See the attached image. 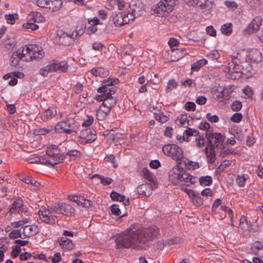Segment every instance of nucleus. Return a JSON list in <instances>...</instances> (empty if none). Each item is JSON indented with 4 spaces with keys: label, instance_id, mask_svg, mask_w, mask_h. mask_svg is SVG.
<instances>
[{
    "label": "nucleus",
    "instance_id": "nucleus-1",
    "mask_svg": "<svg viewBox=\"0 0 263 263\" xmlns=\"http://www.w3.org/2000/svg\"><path fill=\"white\" fill-rule=\"evenodd\" d=\"M158 234V228L154 226L134 230L131 228L122 232L115 239L117 249L126 248L137 250L145 249L148 242Z\"/></svg>",
    "mask_w": 263,
    "mask_h": 263
},
{
    "label": "nucleus",
    "instance_id": "nucleus-2",
    "mask_svg": "<svg viewBox=\"0 0 263 263\" xmlns=\"http://www.w3.org/2000/svg\"><path fill=\"white\" fill-rule=\"evenodd\" d=\"M169 179L173 184L186 186H190L196 182V177L179 165L174 166L170 171Z\"/></svg>",
    "mask_w": 263,
    "mask_h": 263
},
{
    "label": "nucleus",
    "instance_id": "nucleus-3",
    "mask_svg": "<svg viewBox=\"0 0 263 263\" xmlns=\"http://www.w3.org/2000/svg\"><path fill=\"white\" fill-rule=\"evenodd\" d=\"M64 158L65 156L63 154L54 153L51 151H47L46 156L32 158L30 162L44 164L48 166H54L61 162Z\"/></svg>",
    "mask_w": 263,
    "mask_h": 263
},
{
    "label": "nucleus",
    "instance_id": "nucleus-4",
    "mask_svg": "<svg viewBox=\"0 0 263 263\" xmlns=\"http://www.w3.org/2000/svg\"><path fill=\"white\" fill-rule=\"evenodd\" d=\"M79 124L70 118H66L57 123L54 127L55 132L58 134L71 135L76 134L79 130Z\"/></svg>",
    "mask_w": 263,
    "mask_h": 263
},
{
    "label": "nucleus",
    "instance_id": "nucleus-5",
    "mask_svg": "<svg viewBox=\"0 0 263 263\" xmlns=\"http://www.w3.org/2000/svg\"><path fill=\"white\" fill-rule=\"evenodd\" d=\"M174 7V1H159L151 7V13L158 16H165L171 12Z\"/></svg>",
    "mask_w": 263,
    "mask_h": 263
},
{
    "label": "nucleus",
    "instance_id": "nucleus-6",
    "mask_svg": "<svg viewBox=\"0 0 263 263\" xmlns=\"http://www.w3.org/2000/svg\"><path fill=\"white\" fill-rule=\"evenodd\" d=\"M21 61H30L29 44L20 47L12 53L10 59L12 66H15L17 65Z\"/></svg>",
    "mask_w": 263,
    "mask_h": 263
},
{
    "label": "nucleus",
    "instance_id": "nucleus-7",
    "mask_svg": "<svg viewBox=\"0 0 263 263\" xmlns=\"http://www.w3.org/2000/svg\"><path fill=\"white\" fill-rule=\"evenodd\" d=\"M162 151L164 155L170 157L178 163H181L183 157L182 149L176 144H169L164 145L162 147Z\"/></svg>",
    "mask_w": 263,
    "mask_h": 263
},
{
    "label": "nucleus",
    "instance_id": "nucleus-8",
    "mask_svg": "<svg viewBox=\"0 0 263 263\" xmlns=\"http://www.w3.org/2000/svg\"><path fill=\"white\" fill-rule=\"evenodd\" d=\"M40 220L46 224H53L58 221L55 212L53 210L52 206L50 208L42 206L38 211Z\"/></svg>",
    "mask_w": 263,
    "mask_h": 263
},
{
    "label": "nucleus",
    "instance_id": "nucleus-9",
    "mask_svg": "<svg viewBox=\"0 0 263 263\" xmlns=\"http://www.w3.org/2000/svg\"><path fill=\"white\" fill-rule=\"evenodd\" d=\"M205 137L208 140L209 145L219 146L222 145L224 140V136L219 133H206Z\"/></svg>",
    "mask_w": 263,
    "mask_h": 263
},
{
    "label": "nucleus",
    "instance_id": "nucleus-10",
    "mask_svg": "<svg viewBox=\"0 0 263 263\" xmlns=\"http://www.w3.org/2000/svg\"><path fill=\"white\" fill-rule=\"evenodd\" d=\"M114 24L116 26H121L128 24L130 21H134V17L130 15L128 13L127 14H114L112 15Z\"/></svg>",
    "mask_w": 263,
    "mask_h": 263
},
{
    "label": "nucleus",
    "instance_id": "nucleus-11",
    "mask_svg": "<svg viewBox=\"0 0 263 263\" xmlns=\"http://www.w3.org/2000/svg\"><path fill=\"white\" fill-rule=\"evenodd\" d=\"M52 209L56 214L70 215L74 211L72 206L66 203H59L52 206Z\"/></svg>",
    "mask_w": 263,
    "mask_h": 263
},
{
    "label": "nucleus",
    "instance_id": "nucleus-12",
    "mask_svg": "<svg viewBox=\"0 0 263 263\" xmlns=\"http://www.w3.org/2000/svg\"><path fill=\"white\" fill-rule=\"evenodd\" d=\"M129 14L134 17V20L140 16L142 11L144 9V6L142 1H130L129 3Z\"/></svg>",
    "mask_w": 263,
    "mask_h": 263
},
{
    "label": "nucleus",
    "instance_id": "nucleus-13",
    "mask_svg": "<svg viewBox=\"0 0 263 263\" xmlns=\"http://www.w3.org/2000/svg\"><path fill=\"white\" fill-rule=\"evenodd\" d=\"M79 137L83 140V143H91L97 138L95 131L90 128H86L81 131Z\"/></svg>",
    "mask_w": 263,
    "mask_h": 263
},
{
    "label": "nucleus",
    "instance_id": "nucleus-14",
    "mask_svg": "<svg viewBox=\"0 0 263 263\" xmlns=\"http://www.w3.org/2000/svg\"><path fill=\"white\" fill-rule=\"evenodd\" d=\"M30 61L39 60L44 56L42 47L35 44H29Z\"/></svg>",
    "mask_w": 263,
    "mask_h": 263
},
{
    "label": "nucleus",
    "instance_id": "nucleus-15",
    "mask_svg": "<svg viewBox=\"0 0 263 263\" xmlns=\"http://www.w3.org/2000/svg\"><path fill=\"white\" fill-rule=\"evenodd\" d=\"M186 4L194 6L203 12H206L212 8L213 3L212 1H204L203 3L201 1H187Z\"/></svg>",
    "mask_w": 263,
    "mask_h": 263
},
{
    "label": "nucleus",
    "instance_id": "nucleus-16",
    "mask_svg": "<svg viewBox=\"0 0 263 263\" xmlns=\"http://www.w3.org/2000/svg\"><path fill=\"white\" fill-rule=\"evenodd\" d=\"M262 24L261 19L259 16H257L249 24L245 30V33L251 34L258 31Z\"/></svg>",
    "mask_w": 263,
    "mask_h": 263
},
{
    "label": "nucleus",
    "instance_id": "nucleus-17",
    "mask_svg": "<svg viewBox=\"0 0 263 263\" xmlns=\"http://www.w3.org/2000/svg\"><path fill=\"white\" fill-rule=\"evenodd\" d=\"M58 242L62 250L64 252L72 250L75 246L72 240L66 237H62L60 238L58 240Z\"/></svg>",
    "mask_w": 263,
    "mask_h": 263
},
{
    "label": "nucleus",
    "instance_id": "nucleus-18",
    "mask_svg": "<svg viewBox=\"0 0 263 263\" xmlns=\"http://www.w3.org/2000/svg\"><path fill=\"white\" fill-rule=\"evenodd\" d=\"M24 238L30 237L35 235L39 232L36 225H27L22 228Z\"/></svg>",
    "mask_w": 263,
    "mask_h": 263
},
{
    "label": "nucleus",
    "instance_id": "nucleus-19",
    "mask_svg": "<svg viewBox=\"0 0 263 263\" xmlns=\"http://www.w3.org/2000/svg\"><path fill=\"white\" fill-rule=\"evenodd\" d=\"M50 63L53 71H60L65 72L68 70V65L65 61L61 62L52 61Z\"/></svg>",
    "mask_w": 263,
    "mask_h": 263
},
{
    "label": "nucleus",
    "instance_id": "nucleus-20",
    "mask_svg": "<svg viewBox=\"0 0 263 263\" xmlns=\"http://www.w3.org/2000/svg\"><path fill=\"white\" fill-rule=\"evenodd\" d=\"M247 57L251 62L257 63L262 60V53L257 49H252L248 52Z\"/></svg>",
    "mask_w": 263,
    "mask_h": 263
},
{
    "label": "nucleus",
    "instance_id": "nucleus-21",
    "mask_svg": "<svg viewBox=\"0 0 263 263\" xmlns=\"http://www.w3.org/2000/svg\"><path fill=\"white\" fill-rule=\"evenodd\" d=\"M138 194L145 197H149L152 194V186L150 184H142L139 185L136 190Z\"/></svg>",
    "mask_w": 263,
    "mask_h": 263
},
{
    "label": "nucleus",
    "instance_id": "nucleus-22",
    "mask_svg": "<svg viewBox=\"0 0 263 263\" xmlns=\"http://www.w3.org/2000/svg\"><path fill=\"white\" fill-rule=\"evenodd\" d=\"M204 151L206 155L208 161L210 163H213L216 160V155L214 146L212 145H209V144H208L206 147L204 148Z\"/></svg>",
    "mask_w": 263,
    "mask_h": 263
},
{
    "label": "nucleus",
    "instance_id": "nucleus-23",
    "mask_svg": "<svg viewBox=\"0 0 263 263\" xmlns=\"http://www.w3.org/2000/svg\"><path fill=\"white\" fill-rule=\"evenodd\" d=\"M23 205V200L21 197H17L12 204L11 208L9 210L11 214L18 213Z\"/></svg>",
    "mask_w": 263,
    "mask_h": 263
},
{
    "label": "nucleus",
    "instance_id": "nucleus-24",
    "mask_svg": "<svg viewBox=\"0 0 263 263\" xmlns=\"http://www.w3.org/2000/svg\"><path fill=\"white\" fill-rule=\"evenodd\" d=\"M71 200L77 203L78 205H82L85 208H89L91 205V202L89 200L85 199L84 198L79 196H73L71 198Z\"/></svg>",
    "mask_w": 263,
    "mask_h": 263
},
{
    "label": "nucleus",
    "instance_id": "nucleus-25",
    "mask_svg": "<svg viewBox=\"0 0 263 263\" xmlns=\"http://www.w3.org/2000/svg\"><path fill=\"white\" fill-rule=\"evenodd\" d=\"M115 104L116 101L114 98L112 97L108 100H105V101L103 102L100 107V108L103 109V111L105 113H109L112 107Z\"/></svg>",
    "mask_w": 263,
    "mask_h": 263
},
{
    "label": "nucleus",
    "instance_id": "nucleus-26",
    "mask_svg": "<svg viewBox=\"0 0 263 263\" xmlns=\"http://www.w3.org/2000/svg\"><path fill=\"white\" fill-rule=\"evenodd\" d=\"M57 113L56 109L53 107H50L42 113L41 118L44 121H47L54 117Z\"/></svg>",
    "mask_w": 263,
    "mask_h": 263
},
{
    "label": "nucleus",
    "instance_id": "nucleus-27",
    "mask_svg": "<svg viewBox=\"0 0 263 263\" xmlns=\"http://www.w3.org/2000/svg\"><path fill=\"white\" fill-rule=\"evenodd\" d=\"M230 96L229 92L228 90L223 89L220 91H218L215 94V99L219 102H222L225 100H227Z\"/></svg>",
    "mask_w": 263,
    "mask_h": 263
},
{
    "label": "nucleus",
    "instance_id": "nucleus-28",
    "mask_svg": "<svg viewBox=\"0 0 263 263\" xmlns=\"http://www.w3.org/2000/svg\"><path fill=\"white\" fill-rule=\"evenodd\" d=\"M177 124L182 127H187L190 125L189 120H188L186 114H181L178 117L176 121Z\"/></svg>",
    "mask_w": 263,
    "mask_h": 263
},
{
    "label": "nucleus",
    "instance_id": "nucleus-29",
    "mask_svg": "<svg viewBox=\"0 0 263 263\" xmlns=\"http://www.w3.org/2000/svg\"><path fill=\"white\" fill-rule=\"evenodd\" d=\"M29 21L42 23L44 22L45 18L38 12H33L29 15Z\"/></svg>",
    "mask_w": 263,
    "mask_h": 263
},
{
    "label": "nucleus",
    "instance_id": "nucleus-30",
    "mask_svg": "<svg viewBox=\"0 0 263 263\" xmlns=\"http://www.w3.org/2000/svg\"><path fill=\"white\" fill-rule=\"evenodd\" d=\"M48 3L47 11L53 12L59 10L62 6V1H52Z\"/></svg>",
    "mask_w": 263,
    "mask_h": 263
},
{
    "label": "nucleus",
    "instance_id": "nucleus-31",
    "mask_svg": "<svg viewBox=\"0 0 263 263\" xmlns=\"http://www.w3.org/2000/svg\"><path fill=\"white\" fill-rule=\"evenodd\" d=\"M251 250L255 254L260 255L263 252V242L256 241L254 242L251 247Z\"/></svg>",
    "mask_w": 263,
    "mask_h": 263
},
{
    "label": "nucleus",
    "instance_id": "nucleus-32",
    "mask_svg": "<svg viewBox=\"0 0 263 263\" xmlns=\"http://www.w3.org/2000/svg\"><path fill=\"white\" fill-rule=\"evenodd\" d=\"M186 168L189 171H194L200 167V164L198 162L188 160L184 162Z\"/></svg>",
    "mask_w": 263,
    "mask_h": 263
},
{
    "label": "nucleus",
    "instance_id": "nucleus-33",
    "mask_svg": "<svg viewBox=\"0 0 263 263\" xmlns=\"http://www.w3.org/2000/svg\"><path fill=\"white\" fill-rule=\"evenodd\" d=\"M221 32L227 35H230L232 32V24L227 23L222 25L220 28Z\"/></svg>",
    "mask_w": 263,
    "mask_h": 263
},
{
    "label": "nucleus",
    "instance_id": "nucleus-34",
    "mask_svg": "<svg viewBox=\"0 0 263 263\" xmlns=\"http://www.w3.org/2000/svg\"><path fill=\"white\" fill-rule=\"evenodd\" d=\"M199 182L202 186H209L212 183V178L209 175L201 176L199 179Z\"/></svg>",
    "mask_w": 263,
    "mask_h": 263
},
{
    "label": "nucleus",
    "instance_id": "nucleus-35",
    "mask_svg": "<svg viewBox=\"0 0 263 263\" xmlns=\"http://www.w3.org/2000/svg\"><path fill=\"white\" fill-rule=\"evenodd\" d=\"M206 63L207 61L205 59H200L192 65L191 69L194 71H198L199 68L204 66Z\"/></svg>",
    "mask_w": 263,
    "mask_h": 263
},
{
    "label": "nucleus",
    "instance_id": "nucleus-36",
    "mask_svg": "<svg viewBox=\"0 0 263 263\" xmlns=\"http://www.w3.org/2000/svg\"><path fill=\"white\" fill-rule=\"evenodd\" d=\"M184 137L186 139V141H189V138L190 136H196L199 134V132L195 129L187 127L186 129L183 133Z\"/></svg>",
    "mask_w": 263,
    "mask_h": 263
},
{
    "label": "nucleus",
    "instance_id": "nucleus-37",
    "mask_svg": "<svg viewBox=\"0 0 263 263\" xmlns=\"http://www.w3.org/2000/svg\"><path fill=\"white\" fill-rule=\"evenodd\" d=\"M249 177L247 174H242L238 175L236 178V183L240 187H243L246 184V181L249 179Z\"/></svg>",
    "mask_w": 263,
    "mask_h": 263
},
{
    "label": "nucleus",
    "instance_id": "nucleus-38",
    "mask_svg": "<svg viewBox=\"0 0 263 263\" xmlns=\"http://www.w3.org/2000/svg\"><path fill=\"white\" fill-rule=\"evenodd\" d=\"M195 142L196 145L198 147H203L206 143V140L203 135H200L199 134L195 136Z\"/></svg>",
    "mask_w": 263,
    "mask_h": 263
},
{
    "label": "nucleus",
    "instance_id": "nucleus-39",
    "mask_svg": "<svg viewBox=\"0 0 263 263\" xmlns=\"http://www.w3.org/2000/svg\"><path fill=\"white\" fill-rule=\"evenodd\" d=\"M93 177H98L100 180L101 183L103 185H109L112 182V179L111 178L104 177L98 174L94 175Z\"/></svg>",
    "mask_w": 263,
    "mask_h": 263
},
{
    "label": "nucleus",
    "instance_id": "nucleus-40",
    "mask_svg": "<svg viewBox=\"0 0 263 263\" xmlns=\"http://www.w3.org/2000/svg\"><path fill=\"white\" fill-rule=\"evenodd\" d=\"M112 97V96L111 92H107L106 93L97 95L95 97V99L98 102H104L105 101V100H108V99H110Z\"/></svg>",
    "mask_w": 263,
    "mask_h": 263
},
{
    "label": "nucleus",
    "instance_id": "nucleus-41",
    "mask_svg": "<svg viewBox=\"0 0 263 263\" xmlns=\"http://www.w3.org/2000/svg\"><path fill=\"white\" fill-rule=\"evenodd\" d=\"M119 81L118 79L115 78H109L107 79L104 80L102 84L107 87L110 86H114L117 84Z\"/></svg>",
    "mask_w": 263,
    "mask_h": 263
},
{
    "label": "nucleus",
    "instance_id": "nucleus-42",
    "mask_svg": "<svg viewBox=\"0 0 263 263\" xmlns=\"http://www.w3.org/2000/svg\"><path fill=\"white\" fill-rule=\"evenodd\" d=\"M9 237H10V238H12V239H15V238H18V237L23 238L24 237H23V235L22 233V229H19V230L15 229V230H13L9 233Z\"/></svg>",
    "mask_w": 263,
    "mask_h": 263
},
{
    "label": "nucleus",
    "instance_id": "nucleus-43",
    "mask_svg": "<svg viewBox=\"0 0 263 263\" xmlns=\"http://www.w3.org/2000/svg\"><path fill=\"white\" fill-rule=\"evenodd\" d=\"M155 119L161 123H165L168 120V117L163 113L154 114Z\"/></svg>",
    "mask_w": 263,
    "mask_h": 263
},
{
    "label": "nucleus",
    "instance_id": "nucleus-44",
    "mask_svg": "<svg viewBox=\"0 0 263 263\" xmlns=\"http://www.w3.org/2000/svg\"><path fill=\"white\" fill-rule=\"evenodd\" d=\"M52 129L51 127H43L36 129L34 133L36 135H45L49 133L52 131Z\"/></svg>",
    "mask_w": 263,
    "mask_h": 263
},
{
    "label": "nucleus",
    "instance_id": "nucleus-45",
    "mask_svg": "<svg viewBox=\"0 0 263 263\" xmlns=\"http://www.w3.org/2000/svg\"><path fill=\"white\" fill-rule=\"evenodd\" d=\"M22 180L26 184H31L35 186H38L40 184L39 182L29 176L24 177L22 179Z\"/></svg>",
    "mask_w": 263,
    "mask_h": 263
},
{
    "label": "nucleus",
    "instance_id": "nucleus-46",
    "mask_svg": "<svg viewBox=\"0 0 263 263\" xmlns=\"http://www.w3.org/2000/svg\"><path fill=\"white\" fill-rule=\"evenodd\" d=\"M177 86V84L174 80H170L165 88V92H168L174 89H176Z\"/></svg>",
    "mask_w": 263,
    "mask_h": 263
},
{
    "label": "nucleus",
    "instance_id": "nucleus-47",
    "mask_svg": "<svg viewBox=\"0 0 263 263\" xmlns=\"http://www.w3.org/2000/svg\"><path fill=\"white\" fill-rule=\"evenodd\" d=\"M53 69L52 68V66L51 63L44 68L41 69L39 71V73L40 74L43 76H46L48 74L49 72H53Z\"/></svg>",
    "mask_w": 263,
    "mask_h": 263
},
{
    "label": "nucleus",
    "instance_id": "nucleus-48",
    "mask_svg": "<svg viewBox=\"0 0 263 263\" xmlns=\"http://www.w3.org/2000/svg\"><path fill=\"white\" fill-rule=\"evenodd\" d=\"M110 197L114 200L124 201L125 196L123 195L120 194L116 192H112L110 194Z\"/></svg>",
    "mask_w": 263,
    "mask_h": 263
},
{
    "label": "nucleus",
    "instance_id": "nucleus-49",
    "mask_svg": "<svg viewBox=\"0 0 263 263\" xmlns=\"http://www.w3.org/2000/svg\"><path fill=\"white\" fill-rule=\"evenodd\" d=\"M34 22H32V21H30L29 22H27L23 25V27L26 29H30L31 30H36L39 28V26L34 23Z\"/></svg>",
    "mask_w": 263,
    "mask_h": 263
},
{
    "label": "nucleus",
    "instance_id": "nucleus-50",
    "mask_svg": "<svg viewBox=\"0 0 263 263\" xmlns=\"http://www.w3.org/2000/svg\"><path fill=\"white\" fill-rule=\"evenodd\" d=\"M207 57L210 60H215L218 59L220 57V54L218 50H213L207 54Z\"/></svg>",
    "mask_w": 263,
    "mask_h": 263
},
{
    "label": "nucleus",
    "instance_id": "nucleus-51",
    "mask_svg": "<svg viewBox=\"0 0 263 263\" xmlns=\"http://www.w3.org/2000/svg\"><path fill=\"white\" fill-rule=\"evenodd\" d=\"M199 127L200 129L206 131V133H211V127L210 124L206 121H202L199 124Z\"/></svg>",
    "mask_w": 263,
    "mask_h": 263
},
{
    "label": "nucleus",
    "instance_id": "nucleus-52",
    "mask_svg": "<svg viewBox=\"0 0 263 263\" xmlns=\"http://www.w3.org/2000/svg\"><path fill=\"white\" fill-rule=\"evenodd\" d=\"M237 66H238V65H236L233 62H229L228 66L227 67L228 70H226L225 71L231 73L237 72Z\"/></svg>",
    "mask_w": 263,
    "mask_h": 263
},
{
    "label": "nucleus",
    "instance_id": "nucleus-53",
    "mask_svg": "<svg viewBox=\"0 0 263 263\" xmlns=\"http://www.w3.org/2000/svg\"><path fill=\"white\" fill-rule=\"evenodd\" d=\"M231 107L232 110L238 111L242 108L241 102L239 101H235L232 102Z\"/></svg>",
    "mask_w": 263,
    "mask_h": 263
},
{
    "label": "nucleus",
    "instance_id": "nucleus-54",
    "mask_svg": "<svg viewBox=\"0 0 263 263\" xmlns=\"http://www.w3.org/2000/svg\"><path fill=\"white\" fill-rule=\"evenodd\" d=\"M110 210L111 213L117 216L122 217L123 215H121V212L119 208V205L117 204H113L110 206Z\"/></svg>",
    "mask_w": 263,
    "mask_h": 263
},
{
    "label": "nucleus",
    "instance_id": "nucleus-55",
    "mask_svg": "<svg viewBox=\"0 0 263 263\" xmlns=\"http://www.w3.org/2000/svg\"><path fill=\"white\" fill-rule=\"evenodd\" d=\"M108 114L104 112L103 109L99 108L97 111L96 116L99 120L102 121L105 119Z\"/></svg>",
    "mask_w": 263,
    "mask_h": 263
},
{
    "label": "nucleus",
    "instance_id": "nucleus-56",
    "mask_svg": "<svg viewBox=\"0 0 263 263\" xmlns=\"http://www.w3.org/2000/svg\"><path fill=\"white\" fill-rule=\"evenodd\" d=\"M142 174L146 179L152 180L153 175L147 168H144L142 169Z\"/></svg>",
    "mask_w": 263,
    "mask_h": 263
},
{
    "label": "nucleus",
    "instance_id": "nucleus-57",
    "mask_svg": "<svg viewBox=\"0 0 263 263\" xmlns=\"http://www.w3.org/2000/svg\"><path fill=\"white\" fill-rule=\"evenodd\" d=\"M21 252V248L20 246H14L12 248L11 255L13 258H15L17 256H18L19 253Z\"/></svg>",
    "mask_w": 263,
    "mask_h": 263
},
{
    "label": "nucleus",
    "instance_id": "nucleus-58",
    "mask_svg": "<svg viewBox=\"0 0 263 263\" xmlns=\"http://www.w3.org/2000/svg\"><path fill=\"white\" fill-rule=\"evenodd\" d=\"M5 17L8 24L11 25L15 24L16 17L14 14H6Z\"/></svg>",
    "mask_w": 263,
    "mask_h": 263
},
{
    "label": "nucleus",
    "instance_id": "nucleus-59",
    "mask_svg": "<svg viewBox=\"0 0 263 263\" xmlns=\"http://www.w3.org/2000/svg\"><path fill=\"white\" fill-rule=\"evenodd\" d=\"M28 219L26 218L24 220H19L18 221H15L11 223V225L12 227L17 228L21 226H23L24 224L28 222Z\"/></svg>",
    "mask_w": 263,
    "mask_h": 263
},
{
    "label": "nucleus",
    "instance_id": "nucleus-60",
    "mask_svg": "<svg viewBox=\"0 0 263 263\" xmlns=\"http://www.w3.org/2000/svg\"><path fill=\"white\" fill-rule=\"evenodd\" d=\"M206 117L208 121L212 123H216L219 121V118L217 115H212L211 113L209 112L206 114Z\"/></svg>",
    "mask_w": 263,
    "mask_h": 263
},
{
    "label": "nucleus",
    "instance_id": "nucleus-61",
    "mask_svg": "<svg viewBox=\"0 0 263 263\" xmlns=\"http://www.w3.org/2000/svg\"><path fill=\"white\" fill-rule=\"evenodd\" d=\"M242 118V116L241 114L236 112L235 113L231 118V120L232 121L236 123H239L240 122Z\"/></svg>",
    "mask_w": 263,
    "mask_h": 263
},
{
    "label": "nucleus",
    "instance_id": "nucleus-62",
    "mask_svg": "<svg viewBox=\"0 0 263 263\" xmlns=\"http://www.w3.org/2000/svg\"><path fill=\"white\" fill-rule=\"evenodd\" d=\"M105 160L106 161L110 162L112 164V166L114 167H117V163L116 162V159L114 155H110L109 156H107L105 158Z\"/></svg>",
    "mask_w": 263,
    "mask_h": 263
},
{
    "label": "nucleus",
    "instance_id": "nucleus-63",
    "mask_svg": "<svg viewBox=\"0 0 263 263\" xmlns=\"http://www.w3.org/2000/svg\"><path fill=\"white\" fill-rule=\"evenodd\" d=\"M66 155L72 156V157H80L81 156V153L80 151L77 149H71L67 152Z\"/></svg>",
    "mask_w": 263,
    "mask_h": 263
},
{
    "label": "nucleus",
    "instance_id": "nucleus-64",
    "mask_svg": "<svg viewBox=\"0 0 263 263\" xmlns=\"http://www.w3.org/2000/svg\"><path fill=\"white\" fill-rule=\"evenodd\" d=\"M185 109L187 111H194L196 109V105L193 102H187L185 104Z\"/></svg>",
    "mask_w": 263,
    "mask_h": 263
}]
</instances>
